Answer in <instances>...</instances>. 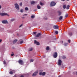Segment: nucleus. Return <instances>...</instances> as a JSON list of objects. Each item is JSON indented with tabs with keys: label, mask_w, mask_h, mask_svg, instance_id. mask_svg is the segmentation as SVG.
<instances>
[{
	"label": "nucleus",
	"mask_w": 77,
	"mask_h": 77,
	"mask_svg": "<svg viewBox=\"0 0 77 77\" xmlns=\"http://www.w3.org/2000/svg\"><path fill=\"white\" fill-rule=\"evenodd\" d=\"M34 60L33 59H31L30 60V62H33Z\"/></svg>",
	"instance_id": "nucleus-31"
},
{
	"label": "nucleus",
	"mask_w": 77,
	"mask_h": 77,
	"mask_svg": "<svg viewBox=\"0 0 77 77\" xmlns=\"http://www.w3.org/2000/svg\"><path fill=\"white\" fill-rule=\"evenodd\" d=\"M37 8L38 9H41V7L39 5L37 6Z\"/></svg>",
	"instance_id": "nucleus-21"
},
{
	"label": "nucleus",
	"mask_w": 77,
	"mask_h": 77,
	"mask_svg": "<svg viewBox=\"0 0 77 77\" xmlns=\"http://www.w3.org/2000/svg\"><path fill=\"white\" fill-rule=\"evenodd\" d=\"M68 45V43H64V46H66V45Z\"/></svg>",
	"instance_id": "nucleus-24"
},
{
	"label": "nucleus",
	"mask_w": 77,
	"mask_h": 77,
	"mask_svg": "<svg viewBox=\"0 0 77 77\" xmlns=\"http://www.w3.org/2000/svg\"><path fill=\"white\" fill-rule=\"evenodd\" d=\"M69 5H68L67 6L66 8V9H69Z\"/></svg>",
	"instance_id": "nucleus-15"
},
{
	"label": "nucleus",
	"mask_w": 77,
	"mask_h": 77,
	"mask_svg": "<svg viewBox=\"0 0 77 77\" xmlns=\"http://www.w3.org/2000/svg\"><path fill=\"white\" fill-rule=\"evenodd\" d=\"M55 33L56 35H57V34H58V31H56Z\"/></svg>",
	"instance_id": "nucleus-27"
},
{
	"label": "nucleus",
	"mask_w": 77,
	"mask_h": 77,
	"mask_svg": "<svg viewBox=\"0 0 77 77\" xmlns=\"http://www.w3.org/2000/svg\"><path fill=\"white\" fill-rule=\"evenodd\" d=\"M69 35L70 36H71L72 35V33L70 32L69 33Z\"/></svg>",
	"instance_id": "nucleus-19"
},
{
	"label": "nucleus",
	"mask_w": 77,
	"mask_h": 77,
	"mask_svg": "<svg viewBox=\"0 0 77 77\" xmlns=\"http://www.w3.org/2000/svg\"><path fill=\"white\" fill-rule=\"evenodd\" d=\"M34 43L36 44L37 45H39V42H37L36 40L34 41Z\"/></svg>",
	"instance_id": "nucleus-10"
},
{
	"label": "nucleus",
	"mask_w": 77,
	"mask_h": 77,
	"mask_svg": "<svg viewBox=\"0 0 77 77\" xmlns=\"http://www.w3.org/2000/svg\"><path fill=\"white\" fill-rule=\"evenodd\" d=\"M20 77H24V75H21V76H20Z\"/></svg>",
	"instance_id": "nucleus-43"
},
{
	"label": "nucleus",
	"mask_w": 77,
	"mask_h": 77,
	"mask_svg": "<svg viewBox=\"0 0 77 77\" xmlns=\"http://www.w3.org/2000/svg\"><path fill=\"white\" fill-rule=\"evenodd\" d=\"M62 58H63V59H66V57H65V56H63L62 57Z\"/></svg>",
	"instance_id": "nucleus-36"
},
{
	"label": "nucleus",
	"mask_w": 77,
	"mask_h": 77,
	"mask_svg": "<svg viewBox=\"0 0 77 77\" xmlns=\"http://www.w3.org/2000/svg\"><path fill=\"white\" fill-rule=\"evenodd\" d=\"M41 33H38V34L36 35V36H35V38H36L37 37H39V36H41Z\"/></svg>",
	"instance_id": "nucleus-12"
},
{
	"label": "nucleus",
	"mask_w": 77,
	"mask_h": 77,
	"mask_svg": "<svg viewBox=\"0 0 77 77\" xmlns=\"http://www.w3.org/2000/svg\"><path fill=\"white\" fill-rule=\"evenodd\" d=\"M66 5H64L63 6V9H66Z\"/></svg>",
	"instance_id": "nucleus-16"
},
{
	"label": "nucleus",
	"mask_w": 77,
	"mask_h": 77,
	"mask_svg": "<svg viewBox=\"0 0 77 77\" xmlns=\"http://www.w3.org/2000/svg\"><path fill=\"white\" fill-rule=\"evenodd\" d=\"M24 12V10H23V9H22L20 10V12L23 13Z\"/></svg>",
	"instance_id": "nucleus-30"
},
{
	"label": "nucleus",
	"mask_w": 77,
	"mask_h": 77,
	"mask_svg": "<svg viewBox=\"0 0 77 77\" xmlns=\"http://www.w3.org/2000/svg\"><path fill=\"white\" fill-rule=\"evenodd\" d=\"M54 40H55V41H56V38H54Z\"/></svg>",
	"instance_id": "nucleus-47"
},
{
	"label": "nucleus",
	"mask_w": 77,
	"mask_h": 77,
	"mask_svg": "<svg viewBox=\"0 0 77 77\" xmlns=\"http://www.w3.org/2000/svg\"><path fill=\"white\" fill-rule=\"evenodd\" d=\"M57 13L58 14V16H60V15H61V14H62V12L60 11H57Z\"/></svg>",
	"instance_id": "nucleus-11"
},
{
	"label": "nucleus",
	"mask_w": 77,
	"mask_h": 77,
	"mask_svg": "<svg viewBox=\"0 0 77 77\" xmlns=\"http://www.w3.org/2000/svg\"><path fill=\"white\" fill-rule=\"evenodd\" d=\"M29 51H32L33 50V48H29Z\"/></svg>",
	"instance_id": "nucleus-17"
},
{
	"label": "nucleus",
	"mask_w": 77,
	"mask_h": 77,
	"mask_svg": "<svg viewBox=\"0 0 77 77\" xmlns=\"http://www.w3.org/2000/svg\"><path fill=\"white\" fill-rule=\"evenodd\" d=\"M25 11H29V8H28L27 7H26L25 8Z\"/></svg>",
	"instance_id": "nucleus-20"
},
{
	"label": "nucleus",
	"mask_w": 77,
	"mask_h": 77,
	"mask_svg": "<svg viewBox=\"0 0 77 77\" xmlns=\"http://www.w3.org/2000/svg\"><path fill=\"white\" fill-rule=\"evenodd\" d=\"M73 73H75V72H74Z\"/></svg>",
	"instance_id": "nucleus-54"
},
{
	"label": "nucleus",
	"mask_w": 77,
	"mask_h": 77,
	"mask_svg": "<svg viewBox=\"0 0 77 77\" xmlns=\"http://www.w3.org/2000/svg\"><path fill=\"white\" fill-rule=\"evenodd\" d=\"M45 20H47V18L46 17L45 19Z\"/></svg>",
	"instance_id": "nucleus-50"
},
{
	"label": "nucleus",
	"mask_w": 77,
	"mask_h": 77,
	"mask_svg": "<svg viewBox=\"0 0 77 77\" xmlns=\"http://www.w3.org/2000/svg\"><path fill=\"white\" fill-rule=\"evenodd\" d=\"M69 69H70V68H71V67H69Z\"/></svg>",
	"instance_id": "nucleus-48"
},
{
	"label": "nucleus",
	"mask_w": 77,
	"mask_h": 77,
	"mask_svg": "<svg viewBox=\"0 0 77 77\" xmlns=\"http://www.w3.org/2000/svg\"><path fill=\"white\" fill-rule=\"evenodd\" d=\"M12 53H13V54H11V56H14L15 54H14V53L12 52Z\"/></svg>",
	"instance_id": "nucleus-29"
},
{
	"label": "nucleus",
	"mask_w": 77,
	"mask_h": 77,
	"mask_svg": "<svg viewBox=\"0 0 77 77\" xmlns=\"http://www.w3.org/2000/svg\"><path fill=\"white\" fill-rule=\"evenodd\" d=\"M18 62L20 65H23V64H24V62H23V60H19Z\"/></svg>",
	"instance_id": "nucleus-4"
},
{
	"label": "nucleus",
	"mask_w": 77,
	"mask_h": 77,
	"mask_svg": "<svg viewBox=\"0 0 77 77\" xmlns=\"http://www.w3.org/2000/svg\"><path fill=\"white\" fill-rule=\"evenodd\" d=\"M2 40L0 39V42H2Z\"/></svg>",
	"instance_id": "nucleus-44"
},
{
	"label": "nucleus",
	"mask_w": 77,
	"mask_h": 77,
	"mask_svg": "<svg viewBox=\"0 0 77 77\" xmlns=\"http://www.w3.org/2000/svg\"><path fill=\"white\" fill-rule=\"evenodd\" d=\"M2 8V6L1 5H0V9H1Z\"/></svg>",
	"instance_id": "nucleus-45"
},
{
	"label": "nucleus",
	"mask_w": 77,
	"mask_h": 77,
	"mask_svg": "<svg viewBox=\"0 0 77 77\" xmlns=\"http://www.w3.org/2000/svg\"><path fill=\"white\" fill-rule=\"evenodd\" d=\"M58 77H60V76H58Z\"/></svg>",
	"instance_id": "nucleus-55"
},
{
	"label": "nucleus",
	"mask_w": 77,
	"mask_h": 77,
	"mask_svg": "<svg viewBox=\"0 0 77 77\" xmlns=\"http://www.w3.org/2000/svg\"><path fill=\"white\" fill-rule=\"evenodd\" d=\"M20 6H22V2H21L20 4Z\"/></svg>",
	"instance_id": "nucleus-39"
},
{
	"label": "nucleus",
	"mask_w": 77,
	"mask_h": 77,
	"mask_svg": "<svg viewBox=\"0 0 77 77\" xmlns=\"http://www.w3.org/2000/svg\"><path fill=\"white\" fill-rule=\"evenodd\" d=\"M22 40L21 39V40Z\"/></svg>",
	"instance_id": "nucleus-57"
},
{
	"label": "nucleus",
	"mask_w": 77,
	"mask_h": 77,
	"mask_svg": "<svg viewBox=\"0 0 77 77\" xmlns=\"http://www.w3.org/2000/svg\"><path fill=\"white\" fill-rule=\"evenodd\" d=\"M40 5L41 6H43V4L42 2L40 3Z\"/></svg>",
	"instance_id": "nucleus-37"
},
{
	"label": "nucleus",
	"mask_w": 77,
	"mask_h": 77,
	"mask_svg": "<svg viewBox=\"0 0 77 77\" xmlns=\"http://www.w3.org/2000/svg\"><path fill=\"white\" fill-rule=\"evenodd\" d=\"M46 50L47 51H48V50H50V48H49L48 46L47 47H46Z\"/></svg>",
	"instance_id": "nucleus-14"
},
{
	"label": "nucleus",
	"mask_w": 77,
	"mask_h": 77,
	"mask_svg": "<svg viewBox=\"0 0 77 77\" xmlns=\"http://www.w3.org/2000/svg\"><path fill=\"white\" fill-rule=\"evenodd\" d=\"M67 17H68V14H66L65 16V17L66 18H67Z\"/></svg>",
	"instance_id": "nucleus-25"
},
{
	"label": "nucleus",
	"mask_w": 77,
	"mask_h": 77,
	"mask_svg": "<svg viewBox=\"0 0 77 77\" xmlns=\"http://www.w3.org/2000/svg\"><path fill=\"white\" fill-rule=\"evenodd\" d=\"M42 75H45V72H43L42 73Z\"/></svg>",
	"instance_id": "nucleus-28"
},
{
	"label": "nucleus",
	"mask_w": 77,
	"mask_h": 77,
	"mask_svg": "<svg viewBox=\"0 0 77 77\" xmlns=\"http://www.w3.org/2000/svg\"><path fill=\"white\" fill-rule=\"evenodd\" d=\"M38 71L35 72L32 74V77H35V76H36V75L38 74Z\"/></svg>",
	"instance_id": "nucleus-6"
},
{
	"label": "nucleus",
	"mask_w": 77,
	"mask_h": 77,
	"mask_svg": "<svg viewBox=\"0 0 77 77\" xmlns=\"http://www.w3.org/2000/svg\"><path fill=\"white\" fill-rule=\"evenodd\" d=\"M35 1H32L31 2V5H33V4H35Z\"/></svg>",
	"instance_id": "nucleus-18"
},
{
	"label": "nucleus",
	"mask_w": 77,
	"mask_h": 77,
	"mask_svg": "<svg viewBox=\"0 0 77 77\" xmlns=\"http://www.w3.org/2000/svg\"><path fill=\"white\" fill-rule=\"evenodd\" d=\"M65 0H62V1H65Z\"/></svg>",
	"instance_id": "nucleus-52"
},
{
	"label": "nucleus",
	"mask_w": 77,
	"mask_h": 77,
	"mask_svg": "<svg viewBox=\"0 0 77 77\" xmlns=\"http://www.w3.org/2000/svg\"><path fill=\"white\" fill-rule=\"evenodd\" d=\"M42 72H40L39 73V75H42Z\"/></svg>",
	"instance_id": "nucleus-35"
},
{
	"label": "nucleus",
	"mask_w": 77,
	"mask_h": 77,
	"mask_svg": "<svg viewBox=\"0 0 77 77\" xmlns=\"http://www.w3.org/2000/svg\"><path fill=\"white\" fill-rule=\"evenodd\" d=\"M62 43H63V41H62Z\"/></svg>",
	"instance_id": "nucleus-53"
},
{
	"label": "nucleus",
	"mask_w": 77,
	"mask_h": 77,
	"mask_svg": "<svg viewBox=\"0 0 77 77\" xmlns=\"http://www.w3.org/2000/svg\"><path fill=\"white\" fill-rule=\"evenodd\" d=\"M14 5L15 6V8L16 9H17V10H19V9H20V7H19V5H18V4H15Z\"/></svg>",
	"instance_id": "nucleus-3"
},
{
	"label": "nucleus",
	"mask_w": 77,
	"mask_h": 77,
	"mask_svg": "<svg viewBox=\"0 0 77 77\" xmlns=\"http://www.w3.org/2000/svg\"><path fill=\"white\" fill-rule=\"evenodd\" d=\"M66 0V1H69V0Z\"/></svg>",
	"instance_id": "nucleus-51"
},
{
	"label": "nucleus",
	"mask_w": 77,
	"mask_h": 77,
	"mask_svg": "<svg viewBox=\"0 0 77 77\" xmlns=\"http://www.w3.org/2000/svg\"><path fill=\"white\" fill-rule=\"evenodd\" d=\"M0 15H1V13H0Z\"/></svg>",
	"instance_id": "nucleus-56"
},
{
	"label": "nucleus",
	"mask_w": 77,
	"mask_h": 77,
	"mask_svg": "<svg viewBox=\"0 0 77 77\" xmlns=\"http://www.w3.org/2000/svg\"><path fill=\"white\" fill-rule=\"evenodd\" d=\"M31 17L32 18H35V16L34 15H32L31 16Z\"/></svg>",
	"instance_id": "nucleus-33"
},
{
	"label": "nucleus",
	"mask_w": 77,
	"mask_h": 77,
	"mask_svg": "<svg viewBox=\"0 0 77 77\" xmlns=\"http://www.w3.org/2000/svg\"><path fill=\"white\" fill-rule=\"evenodd\" d=\"M2 23L3 24H7V23H8V22L6 20H4L2 21Z\"/></svg>",
	"instance_id": "nucleus-9"
},
{
	"label": "nucleus",
	"mask_w": 77,
	"mask_h": 77,
	"mask_svg": "<svg viewBox=\"0 0 77 77\" xmlns=\"http://www.w3.org/2000/svg\"><path fill=\"white\" fill-rule=\"evenodd\" d=\"M25 15V16H27V14H25L23 15V16Z\"/></svg>",
	"instance_id": "nucleus-42"
},
{
	"label": "nucleus",
	"mask_w": 77,
	"mask_h": 77,
	"mask_svg": "<svg viewBox=\"0 0 77 77\" xmlns=\"http://www.w3.org/2000/svg\"><path fill=\"white\" fill-rule=\"evenodd\" d=\"M9 73L10 74H13V72L12 71H10V72Z\"/></svg>",
	"instance_id": "nucleus-32"
},
{
	"label": "nucleus",
	"mask_w": 77,
	"mask_h": 77,
	"mask_svg": "<svg viewBox=\"0 0 77 77\" xmlns=\"http://www.w3.org/2000/svg\"><path fill=\"white\" fill-rule=\"evenodd\" d=\"M53 57L54 58H56L57 57V53L56 52H55L53 54Z\"/></svg>",
	"instance_id": "nucleus-5"
},
{
	"label": "nucleus",
	"mask_w": 77,
	"mask_h": 77,
	"mask_svg": "<svg viewBox=\"0 0 77 77\" xmlns=\"http://www.w3.org/2000/svg\"><path fill=\"white\" fill-rule=\"evenodd\" d=\"M68 41L69 43H70L71 41L70 40H68Z\"/></svg>",
	"instance_id": "nucleus-40"
},
{
	"label": "nucleus",
	"mask_w": 77,
	"mask_h": 77,
	"mask_svg": "<svg viewBox=\"0 0 77 77\" xmlns=\"http://www.w3.org/2000/svg\"><path fill=\"white\" fill-rule=\"evenodd\" d=\"M24 42V41H21L20 43V44H23V42Z\"/></svg>",
	"instance_id": "nucleus-26"
},
{
	"label": "nucleus",
	"mask_w": 77,
	"mask_h": 77,
	"mask_svg": "<svg viewBox=\"0 0 77 77\" xmlns=\"http://www.w3.org/2000/svg\"><path fill=\"white\" fill-rule=\"evenodd\" d=\"M15 19H11V21H15Z\"/></svg>",
	"instance_id": "nucleus-34"
},
{
	"label": "nucleus",
	"mask_w": 77,
	"mask_h": 77,
	"mask_svg": "<svg viewBox=\"0 0 77 77\" xmlns=\"http://www.w3.org/2000/svg\"><path fill=\"white\" fill-rule=\"evenodd\" d=\"M61 63H62V60H58V65L59 66L61 65Z\"/></svg>",
	"instance_id": "nucleus-7"
},
{
	"label": "nucleus",
	"mask_w": 77,
	"mask_h": 77,
	"mask_svg": "<svg viewBox=\"0 0 77 77\" xmlns=\"http://www.w3.org/2000/svg\"><path fill=\"white\" fill-rule=\"evenodd\" d=\"M76 75H77V72H76Z\"/></svg>",
	"instance_id": "nucleus-49"
},
{
	"label": "nucleus",
	"mask_w": 77,
	"mask_h": 77,
	"mask_svg": "<svg viewBox=\"0 0 77 77\" xmlns=\"http://www.w3.org/2000/svg\"><path fill=\"white\" fill-rule=\"evenodd\" d=\"M23 26V24H21L19 26V27H22Z\"/></svg>",
	"instance_id": "nucleus-41"
},
{
	"label": "nucleus",
	"mask_w": 77,
	"mask_h": 77,
	"mask_svg": "<svg viewBox=\"0 0 77 77\" xmlns=\"http://www.w3.org/2000/svg\"><path fill=\"white\" fill-rule=\"evenodd\" d=\"M17 39H15L13 41V43L14 44H15L16 43V42H17Z\"/></svg>",
	"instance_id": "nucleus-13"
},
{
	"label": "nucleus",
	"mask_w": 77,
	"mask_h": 77,
	"mask_svg": "<svg viewBox=\"0 0 77 77\" xmlns=\"http://www.w3.org/2000/svg\"><path fill=\"white\" fill-rule=\"evenodd\" d=\"M1 16H7L8 17H9V15L7 13H2L1 14Z\"/></svg>",
	"instance_id": "nucleus-2"
},
{
	"label": "nucleus",
	"mask_w": 77,
	"mask_h": 77,
	"mask_svg": "<svg viewBox=\"0 0 77 77\" xmlns=\"http://www.w3.org/2000/svg\"><path fill=\"white\" fill-rule=\"evenodd\" d=\"M3 64H4V65H6V62L5 60H4L3 61Z\"/></svg>",
	"instance_id": "nucleus-23"
},
{
	"label": "nucleus",
	"mask_w": 77,
	"mask_h": 77,
	"mask_svg": "<svg viewBox=\"0 0 77 77\" xmlns=\"http://www.w3.org/2000/svg\"><path fill=\"white\" fill-rule=\"evenodd\" d=\"M53 28L54 29H59V26L57 25H54L53 27Z\"/></svg>",
	"instance_id": "nucleus-8"
},
{
	"label": "nucleus",
	"mask_w": 77,
	"mask_h": 77,
	"mask_svg": "<svg viewBox=\"0 0 77 77\" xmlns=\"http://www.w3.org/2000/svg\"><path fill=\"white\" fill-rule=\"evenodd\" d=\"M56 3L54 2L53 1H52L51 2L50 4V6L52 7L53 6H54L56 5Z\"/></svg>",
	"instance_id": "nucleus-1"
},
{
	"label": "nucleus",
	"mask_w": 77,
	"mask_h": 77,
	"mask_svg": "<svg viewBox=\"0 0 77 77\" xmlns=\"http://www.w3.org/2000/svg\"><path fill=\"white\" fill-rule=\"evenodd\" d=\"M62 68H63V66H62Z\"/></svg>",
	"instance_id": "nucleus-46"
},
{
	"label": "nucleus",
	"mask_w": 77,
	"mask_h": 77,
	"mask_svg": "<svg viewBox=\"0 0 77 77\" xmlns=\"http://www.w3.org/2000/svg\"><path fill=\"white\" fill-rule=\"evenodd\" d=\"M36 33H37L36 32H34L33 34H34V35H36Z\"/></svg>",
	"instance_id": "nucleus-38"
},
{
	"label": "nucleus",
	"mask_w": 77,
	"mask_h": 77,
	"mask_svg": "<svg viewBox=\"0 0 77 77\" xmlns=\"http://www.w3.org/2000/svg\"><path fill=\"white\" fill-rule=\"evenodd\" d=\"M63 18V17H62V16H60L59 18V20H62V19Z\"/></svg>",
	"instance_id": "nucleus-22"
}]
</instances>
